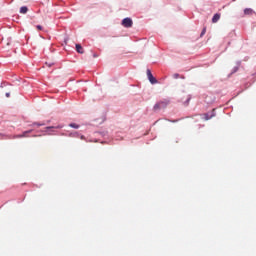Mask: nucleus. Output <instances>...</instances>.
I'll list each match as a JSON object with an SVG mask.
<instances>
[{"label": "nucleus", "mask_w": 256, "mask_h": 256, "mask_svg": "<svg viewBox=\"0 0 256 256\" xmlns=\"http://www.w3.org/2000/svg\"><path fill=\"white\" fill-rule=\"evenodd\" d=\"M169 105V100H162L154 105V111H159V109H165Z\"/></svg>", "instance_id": "nucleus-1"}, {"label": "nucleus", "mask_w": 256, "mask_h": 256, "mask_svg": "<svg viewBox=\"0 0 256 256\" xmlns=\"http://www.w3.org/2000/svg\"><path fill=\"white\" fill-rule=\"evenodd\" d=\"M122 26L129 29L130 27H133V20L131 18H124L122 20Z\"/></svg>", "instance_id": "nucleus-2"}, {"label": "nucleus", "mask_w": 256, "mask_h": 256, "mask_svg": "<svg viewBox=\"0 0 256 256\" xmlns=\"http://www.w3.org/2000/svg\"><path fill=\"white\" fill-rule=\"evenodd\" d=\"M146 73H147V77H148L150 83L152 85H155V83H157V79L155 77H153V74L151 73V70L148 69Z\"/></svg>", "instance_id": "nucleus-3"}, {"label": "nucleus", "mask_w": 256, "mask_h": 256, "mask_svg": "<svg viewBox=\"0 0 256 256\" xmlns=\"http://www.w3.org/2000/svg\"><path fill=\"white\" fill-rule=\"evenodd\" d=\"M219 19H221V14H219V13L214 14V16L212 18V23H217L219 21Z\"/></svg>", "instance_id": "nucleus-4"}, {"label": "nucleus", "mask_w": 256, "mask_h": 256, "mask_svg": "<svg viewBox=\"0 0 256 256\" xmlns=\"http://www.w3.org/2000/svg\"><path fill=\"white\" fill-rule=\"evenodd\" d=\"M33 130H28L23 132L21 135H17L16 139L22 138V137H28L27 135H29V133H31Z\"/></svg>", "instance_id": "nucleus-5"}, {"label": "nucleus", "mask_w": 256, "mask_h": 256, "mask_svg": "<svg viewBox=\"0 0 256 256\" xmlns=\"http://www.w3.org/2000/svg\"><path fill=\"white\" fill-rule=\"evenodd\" d=\"M76 51L77 53L83 54V47L81 46V44H76Z\"/></svg>", "instance_id": "nucleus-6"}, {"label": "nucleus", "mask_w": 256, "mask_h": 256, "mask_svg": "<svg viewBox=\"0 0 256 256\" xmlns=\"http://www.w3.org/2000/svg\"><path fill=\"white\" fill-rule=\"evenodd\" d=\"M27 11H29V9L27 8V6H22V7L20 8V13H21L22 15H25V14L27 13Z\"/></svg>", "instance_id": "nucleus-7"}, {"label": "nucleus", "mask_w": 256, "mask_h": 256, "mask_svg": "<svg viewBox=\"0 0 256 256\" xmlns=\"http://www.w3.org/2000/svg\"><path fill=\"white\" fill-rule=\"evenodd\" d=\"M244 15H253V9L251 8H246L244 10Z\"/></svg>", "instance_id": "nucleus-8"}, {"label": "nucleus", "mask_w": 256, "mask_h": 256, "mask_svg": "<svg viewBox=\"0 0 256 256\" xmlns=\"http://www.w3.org/2000/svg\"><path fill=\"white\" fill-rule=\"evenodd\" d=\"M69 127H72V129H79V125L76 123L69 124Z\"/></svg>", "instance_id": "nucleus-9"}, {"label": "nucleus", "mask_w": 256, "mask_h": 256, "mask_svg": "<svg viewBox=\"0 0 256 256\" xmlns=\"http://www.w3.org/2000/svg\"><path fill=\"white\" fill-rule=\"evenodd\" d=\"M212 117H213V115L210 116L209 114H204L205 121H209V119H211Z\"/></svg>", "instance_id": "nucleus-10"}, {"label": "nucleus", "mask_w": 256, "mask_h": 256, "mask_svg": "<svg viewBox=\"0 0 256 256\" xmlns=\"http://www.w3.org/2000/svg\"><path fill=\"white\" fill-rule=\"evenodd\" d=\"M46 129H61V126H56V127H53V126H49V127H46Z\"/></svg>", "instance_id": "nucleus-11"}, {"label": "nucleus", "mask_w": 256, "mask_h": 256, "mask_svg": "<svg viewBox=\"0 0 256 256\" xmlns=\"http://www.w3.org/2000/svg\"><path fill=\"white\" fill-rule=\"evenodd\" d=\"M205 33H207V28H203L200 37H203V35H205Z\"/></svg>", "instance_id": "nucleus-12"}, {"label": "nucleus", "mask_w": 256, "mask_h": 256, "mask_svg": "<svg viewBox=\"0 0 256 256\" xmlns=\"http://www.w3.org/2000/svg\"><path fill=\"white\" fill-rule=\"evenodd\" d=\"M36 29H38V31H42L43 30V26L38 25V26H36Z\"/></svg>", "instance_id": "nucleus-13"}, {"label": "nucleus", "mask_w": 256, "mask_h": 256, "mask_svg": "<svg viewBox=\"0 0 256 256\" xmlns=\"http://www.w3.org/2000/svg\"><path fill=\"white\" fill-rule=\"evenodd\" d=\"M79 134L77 133V132H75V133H71L70 134V137H77Z\"/></svg>", "instance_id": "nucleus-14"}, {"label": "nucleus", "mask_w": 256, "mask_h": 256, "mask_svg": "<svg viewBox=\"0 0 256 256\" xmlns=\"http://www.w3.org/2000/svg\"><path fill=\"white\" fill-rule=\"evenodd\" d=\"M173 77L174 79H179V74H174Z\"/></svg>", "instance_id": "nucleus-15"}, {"label": "nucleus", "mask_w": 256, "mask_h": 256, "mask_svg": "<svg viewBox=\"0 0 256 256\" xmlns=\"http://www.w3.org/2000/svg\"><path fill=\"white\" fill-rule=\"evenodd\" d=\"M34 125H37V127L43 126V124H39V123H37V122H35Z\"/></svg>", "instance_id": "nucleus-16"}, {"label": "nucleus", "mask_w": 256, "mask_h": 256, "mask_svg": "<svg viewBox=\"0 0 256 256\" xmlns=\"http://www.w3.org/2000/svg\"><path fill=\"white\" fill-rule=\"evenodd\" d=\"M6 97H11V94L9 92H7Z\"/></svg>", "instance_id": "nucleus-17"}, {"label": "nucleus", "mask_w": 256, "mask_h": 256, "mask_svg": "<svg viewBox=\"0 0 256 256\" xmlns=\"http://www.w3.org/2000/svg\"><path fill=\"white\" fill-rule=\"evenodd\" d=\"M80 139H82V141H84L85 137L83 135H81Z\"/></svg>", "instance_id": "nucleus-18"}]
</instances>
